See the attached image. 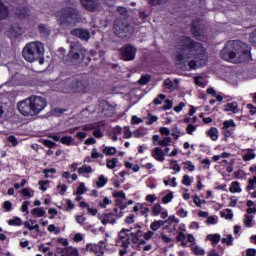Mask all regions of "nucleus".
Returning <instances> with one entry per match:
<instances>
[{
	"mask_svg": "<svg viewBox=\"0 0 256 256\" xmlns=\"http://www.w3.org/2000/svg\"><path fill=\"white\" fill-rule=\"evenodd\" d=\"M46 107L47 99L37 95H31L17 104V109L23 117H37Z\"/></svg>",
	"mask_w": 256,
	"mask_h": 256,
	"instance_id": "nucleus-1",
	"label": "nucleus"
},
{
	"mask_svg": "<svg viewBox=\"0 0 256 256\" xmlns=\"http://www.w3.org/2000/svg\"><path fill=\"white\" fill-rule=\"evenodd\" d=\"M56 19L60 27H75L77 23L83 21L81 11L73 6L62 7L56 12Z\"/></svg>",
	"mask_w": 256,
	"mask_h": 256,
	"instance_id": "nucleus-2",
	"label": "nucleus"
},
{
	"mask_svg": "<svg viewBox=\"0 0 256 256\" xmlns=\"http://www.w3.org/2000/svg\"><path fill=\"white\" fill-rule=\"evenodd\" d=\"M201 43L196 42L189 36H180L178 39V49L175 52V61L177 63H184L185 59L191 57V53L195 51ZM189 51V53H187Z\"/></svg>",
	"mask_w": 256,
	"mask_h": 256,
	"instance_id": "nucleus-3",
	"label": "nucleus"
},
{
	"mask_svg": "<svg viewBox=\"0 0 256 256\" xmlns=\"http://www.w3.org/2000/svg\"><path fill=\"white\" fill-rule=\"evenodd\" d=\"M61 93H87L89 82L83 78L70 77L58 84Z\"/></svg>",
	"mask_w": 256,
	"mask_h": 256,
	"instance_id": "nucleus-4",
	"label": "nucleus"
},
{
	"mask_svg": "<svg viewBox=\"0 0 256 256\" xmlns=\"http://www.w3.org/2000/svg\"><path fill=\"white\" fill-rule=\"evenodd\" d=\"M45 54V47L41 42H30L25 45L22 51V55L28 63H35V61L39 62V65H43L45 63V58L43 55Z\"/></svg>",
	"mask_w": 256,
	"mask_h": 256,
	"instance_id": "nucleus-5",
	"label": "nucleus"
},
{
	"mask_svg": "<svg viewBox=\"0 0 256 256\" xmlns=\"http://www.w3.org/2000/svg\"><path fill=\"white\" fill-rule=\"evenodd\" d=\"M220 53L221 58L228 61V59H235L237 53H242L245 57H251V48L241 41L233 40L228 42Z\"/></svg>",
	"mask_w": 256,
	"mask_h": 256,
	"instance_id": "nucleus-6",
	"label": "nucleus"
},
{
	"mask_svg": "<svg viewBox=\"0 0 256 256\" xmlns=\"http://www.w3.org/2000/svg\"><path fill=\"white\" fill-rule=\"evenodd\" d=\"M68 59L71 61H85L88 60V63L91 61V57L87 56V50L83 48L81 43H73L70 45V51L68 53Z\"/></svg>",
	"mask_w": 256,
	"mask_h": 256,
	"instance_id": "nucleus-7",
	"label": "nucleus"
},
{
	"mask_svg": "<svg viewBox=\"0 0 256 256\" xmlns=\"http://www.w3.org/2000/svg\"><path fill=\"white\" fill-rule=\"evenodd\" d=\"M113 31L120 39H127L129 35V21L127 18H117L114 21Z\"/></svg>",
	"mask_w": 256,
	"mask_h": 256,
	"instance_id": "nucleus-8",
	"label": "nucleus"
},
{
	"mask_svg": "<svg viewBox=\"0 0 256 256\" xmlns=\"http://www.w3.org/2000/svg\"><path fill=\"white\" fill-rule=\"evenodd\" d=\"M116 247H122L119 251L120 256L127 255V248L129 247V229L123 228L115 240Z\"/></svg>",
	"mask_w": 256,
	"mask_h": 256,
	"instance_id": "nucleus-9",
	"label": "nucleus"
},
{
	"mask_svg": "<svg viewBox=\"0 0 256 256\" xmlns=\"http://www.w3.org/2000/svg\"><path fill=\"white\" fill-rule=\"evenodd\" d=\"M194 59L198 62V67H206L207 63H209V53L207 52V48L200 44L194 50Z\"/></svg>",
	"mask_w": 256,
	"mask_h": 256,
	"instance_id": "nucleus-10",
	"label": "nucleus"
},
{
	"mask_svg": "<svg viewBox=\"0 0 256 256\" xmlns=\"http://www.w3.org/2000/svg\"><path fill=\"white\" fill-rule=\"evenodd\" d=\"M130 235L132 236V243L137 245L138 251H141V245H145L147 241L141 239L143 237V231H141V226L137 224L134 228L130 227Z\"/></svg>",
	"mask_w": 256,
	"mask_h": 256,
	"instance_id": "nucleus-11",
	"label": "nucleus"
},
{
	"mask_svg": "<svg viewBox=\"0 0 256 256\" xmlns=\"http://www.w3.org/2000/svg\"><path fill=\"white\" fill-rule=\"evenodd\" d=\"M190 32L194 39L201 41V37H203L205 33L203 26L201 25V18H197L192 21L190 25Z\"/></svg>",
	"mask_w": 256,
	"mask_h": 256,
	"instance_id": "nucleus-12",
	"label": "nucleus"
},
{
	"mask_svg": "<svg viewBox=\"0 0 256 256\" xmlns=\"http://www.w3.org/2000/svg\"><path fill=\"white\" fill-rule=\"evenodd\" d=\"M83 9L95 13L99 9V0H79Z\"/></svg>",
	"mask_w": 256,
	"mask_h": 256,
	"instance_id": "nucleus-13",
	"label": "nucleus"
},
{
	"mask_svg": "<svg viewBox=\"0 0 256 256\" xmlns=\"http://www.w3.org/2000/svg\"><path fill=\"white\" fill-rule=\"evenodd\" d=\"M86 251H89L90 253H95V255H97V253L103 255L105 251V242L100 241L98 242V244L88 243L86 244Z\"/></svg>",
	"mask_w": 256,
	"mask_h": 256,
	"instance_id": "nucleus-14",
	"label": "nucleus"
},
{
	"mask_svg": "<svg viewBox=\"0 0 256 256\" xmlns=\"http://www.w3.org/2000/svg\"><path fill=\"white\" fill-rule=\"evenodd\" d=\"M70 33L73 37H78V39H81L82 41L91 39V33H89V30H85L83 28H74Z\"/></svg>",
	"mask_w": 256,
	"mask_h": 256,
	"instance_id": "nucleus-15",
	"label": "nucleus"
},
{
	"mask_svg": "<svg viewBox=\"0 0 256 256\" xmlns=\"http://www.w3.org/2000/svg\"><path fill=\"white\" fill-rule=\"evenodd\" d=\"M112 197H114V199H115L116 207H119L121 210H123L127 207V205L123 203L126 199L125 192L114 191L112 194Z\"/></svg>",
	"mask_w": 256,
	"mask_h": 256,
	"instance_id": "nucleus-16",
	"label": "nucleus"
},
{
	"mask_svg": "<svg viewBox=\"0 0 256 256\" xmlns=\"http://www.w3.org/2000/svg\"><path fill=\"white\" fill-rule=\"evenodd\" d=\"M152 157L156 161H159L160 163H163L165 161V152L160 147H156L152 150Z\"/></svg>",
	"mask_w": 256,
	"mask_h": 256,
	"instance_id": "nucleus-17",
	"label": "nucleus"
},
{
	"mask_svg": "<svg viewBox=\"0 0 256 256\" xmlns=\"http://www.w3.org/2000/svg\"><path fill=\"white\" fill-rule=\"evenodd\" d=\"M102 106V113L105 117H112V115L115 113V109L113 106L109 105L108 102H104L101 104Z\"/></svg>",
	"mask_w": 256,
	"mask_h": 256,
	"instance_id": "nucleus-18",
	"label": "nucleus"
},
{
	"mask_svg": "<svg viewBox=\"0 0 256 256\" xmlns=\"http://www.w3.org/2000/svg\"><path fill=\"white\" fill-rule=\"evenodd\" d=\"M9 15V6H6L5 3L0 0V21H5Z\"/></svg>",
	"mask_w": 256,
	"mask_h": 256,
	"instance_id": "nucleus-19",
	"label": "nucleus"
},
{
	"mask_svg": "<svg viewBox=\"0 0 256 256\" xmlns=\"http://www.w3.org/2000/svg\"><path fill=\"white\" fill-rule=\"evenodd\" d=\"M15 15L18 16V19H27L29 17V9L27 7H17Z\"/></svg>",
	"mask_w": 256,
	"mask_h": 256,
	"instance_id": "nucleus-20",
	"label": "nucleus"
},
{
	"mask_svg": "<svg viewBox=\"0 0 256 256\" xmlns=\"http://www.w3.org/2000/svg\"><path fill=\"white\" fill-rule=\"evenodd\" d=\"M224 111L229 112L231 111L232 113H239V103L236 101L227 103L224 105Z\"/></svg>",
	"mask_w": 256,
	"mask_h": 256,
	"instance_id": "nucleus-21",
	"label": "nucleus"
},
{
	"mask_svg": "<svg viewBox=\"0 0 256 256\" xmlns=\"http://www.w3.org/2000/svg\"><path fill=\"white\" fill-rule=\"evenodd\" d=\"M117 221V218H115V215L113 213L105 214L103 219L101 220L102 225H107L108 223H111L112 225L115 224Z\"/></svg>",
	"mask_w": 256,
	"mask_h": 256,
	"instance_id": "nucleus-22",
	"label": "nucleus"
},
{
	"mask_svg": "<svg viewBox=\"0 0 256 256\" xmlns=\"http://www.w3.org/2000/svg\"><path fill=\"white\" fill-rule=\"evenodd\" d=\"M119 51L122 61H129V44H125V47L120 48Z\"/></svg>",
	"mask_w": 256,
	"mask_h": 256,
	"instance_id": "nucleus-23",
	"label": "nucleus"
},
{
	"mask_svg": "<svg viewBox=\"0 0 256 256\" xmlns=\"http://www.w3.org/2000/svg\"><path fill=\"white\" fill-rule=\"evenodd\" d=\"M207 135L212 141H217V139H219V129H217L216 127H211L208 130Z\"/></svg>",
	"mask_w": 256,
	"mask_h": 256,
	"instance_id": "nucleus-24",
	"label": "nucleus"
},
{
	"mask_svg": "<svg viewBox=\"0 0 256 256\" xmlns=\"http://www.w3.org/2000/svg\"><path fill=\"white\" fill-rule=\"evenodd\" d=\"M230 193H241L243 189H241V185L237 181H233L229 187Z\"/></svg>",
	"mask_w": 256,
	"mask_h": 256,
	"instance_id": "nucleus-25",
	"label": "nucleus"
},
{
	"mask_svg": "<svg viewBox=\"0 0 256 256\" xmlns=\"http://www.w3.org/2000/svg\"><path fill=\"white\" fill-rule=\"evenodd\" d=\"M163 225H165V221H163V220H155L154 222H152L150 224V229L152 231H159V229H161V227H163Z\"/></svg>",
	"mask_w": 256,
	"mask_h": 256,
	"instance_id": "nucleus-26",
	"label": "nucleus"
},
{
	"mask_svg": "<svg viewBox=\"0 0 256 256\" xmlns=\"http://www.w3.org/2000/svg\"><path fill=\"white\" fill-rule=\"evenodd\" d=\"M38 31L40 35H43V37H49V35H51V30H49L45 24H39Z\"/></svg>",
	"mask_w": 256,
	"mask_h": 256,
	"instance_id": "nucleus-27",
	"label": "nucleus"
},
{
	"mask_svg": "<svg viewBox=\"0 0 256 256\" xmlns=\"http://www.w3.org/2000/svg\"><path fill=\"white\" fill-rule=\"evenodd\" d=\"M45 211L42 207H36L31 210L33 217H45Z\"/></svg>",
	"mask_w": 256,
	"mask_h": 256,
	"instance_id": "nucleus-28",
	"label": "nucleus"
},
{
	"mask_svg": "<svg viewBox=\"0 0 256 256\" xmlns=\"http://www.w3.org/2000/svg\"><path fill=\"white\" fill-rule=\"evenodd\" d=\"M187 239V235L183 232H179L176 236L177 243H181L182 247H187V242L185 240Z\"/></svg>",
	"mask_w": 256,
	"mask_h": 256,
	"instance_id": "nucleus-29",
	"label": "nucleus"
},
{
	"mask_svg": "<svg viewBox=\"0 0 256 256\" xmlns=\"http://www.w3.org/2000/svg\"><path fill=\"white\" fill-rule=\"evenodd\" d=\"M73 141L75 140L72 136H63L60 139V143H62V145H66L67 147H71V145H73Z\"/></svg>",
	"mask_w": 256,
	"mask_h": 256,
	"instance_id": "nucleus-30",
	"label": "nucleus"
},
{
	"mask_svg": "<svg viewBox=\"0 0 256 256\" xmlns=\"http://www.w3.org/2000/svg\"><path fill=\"white\" fill-rule=\"evenodd\" d=\"M77 255H79V251L73 248H65L62 254V256H77Z\"/></svg>",
	"mask_w": 256,
	"mask_h": 256,
	"instance_id": "nucleus-31",
	"label": "nucleus"
},
{
	"mask_svg": "<svg viewBox=\"0 0 256 256\" xmlns=\"http://www.w3.org/2000/svg\"><path fill=\"white\" fill-rule=\"evenodd\" d=\"M256 154L253 152V149H248L247 153L242 156L243 161H251L255 159Z\"/></svg>",
	"mask_w": 256,
	"mask_h": 256,
	"instance_id": "nucleus-32",
	"label": "nucleus"
},
{
	"mask_svg": "<svg viewBox=\"0 0 256 256\" xmlns=\"http://www.w3.org/2000/svg\"><path fill=\"white\" fill-rule=\"evenodd\" d=\"M107 178H105L104 175H100L98 177V181L96 182V186L98 189H102V187H105L107 185Z\"/></svg>",
	"mask_w": 256,
	"mask_h": 256,
	"instance_id": "nucleus-33",
	"label": "nucleus"
},
{
	"mask_svg": "<svg viewBox=\"0 0 256 256\" xmlns=\"http://www.w3.org/2000/svg\"><path fill=\"white\" fill-rule=\"evenodd\" d=\"M21 195L27 199H31V197L35 195V191L31 190V188H23L21 190Z\"/></svg>",
	"mask_w": 256,
	"mask_h": 256,
	"instance_id": "nucleus-34",
	"label": "nucleus"
},
{
	"mask_svg": "<svg viewBox=\"0 0 256 256\" xmlns=\"http://www.w3.org/2000/svg\"><path fill=\"white\" fill-rule=\"evenodd\" d=\"M146 119V125H153V123H157V121H159V117L152 115L151 113L147 114Z\"/></svg>",
	"mask_w": 256,
	"mask_h": 256,
	"instance_id": "nucleus-35",
	"label": "nucleus"
},
{
	"mask_svg": "<svg viewBox=\"0 0 256 256\" xmlns=\"http://www.w3.org/2000/svg\"><path fill=\"white\" fill-rule=\"evenodd\" d=\"M207 239L209 241H211L214 245H217V243H219V241H221V235H219V234H209L207 236Z\"/></svg>",
	"mask_w": 256,
	"mask_h": 256,
	"instance_id": "nucleus-36",
	"label": "nucleus"
},
{
	"mask_svg": "<svg viewBox=\"0 0 256 256\" xmlns=\"http://www.w3.org/2000/svg\"><path fill=\"white\" fill-rule=\"evenodd\" d=\"M157 145H159V147H169L171 145V137H164L157 143Z\"/></svg>",
	"mask_w": 256,
	"mask_h": 256,
	"instance_id": "nucleus-37",
	"label": "nucleus"
},
{
	"mask_svg": "<svg viewBox=\"0 0 256 256\" xmlns=\"http://www.w3.org/2000/svg\"><path fill=\"white\" fill-rule=\"evenodd\" d=\"M117 163H119V159L112 158L111 160H107L106 167L108 169H115L117 167Z\"/></svg>",
	"mask_w": 256,
	"mask_h": 256,
	"instance_id": "nucleus-38",
	"label": "nucleus"
},
{
	"mask_svg": "<svg viewBox=\"0 0 256 256\" xmlns=\"http://www.w3.org/2000/svg\"><path fill=\"white\" fill-rule=\"evenodd\" d=\"M92 172H93V168H91V166H87V165H83L82 167H80L78 169L79 175H85V173H92Z\"/></svg>",
	"mask_w": 256,
	"mask_h": 256,
	"instance_id": "nucleus-39",
	"label": "nucleus"
},
{
	"mask_svg": "<svg viewBox=\"0 0 256 256\" xmlns=\"http://www.w3.org/2000/svg\"><path fill=\"white\" fill-rule=\"evenodd\" d=\"M149 81H151V75L146 74V75H142L140 77V79L138 80L139 85H147V83H149Z\"/></svg>",
	"mask_w": 256,
	"mask_h": 256,
	"instance_id": "nucleus-40",
	"label": "nucleus"
},
{
	"mask_svg": "<svg viewBox=\"0 0 256 256\" xmlns=\"http://www.w3.org/2000/svg\"><path fill=\"white\" fill-rule=\"evenodd\" d=\"M161 209H163L161 207V204H155L151 211H152V214L154 215V217H159V215H161Z\"/></svg>",
	"mask_w": 256,
	"mask_h": 256,
	"instance_id": "nucleus-41",
	"label": "nucleus"
},
{
	"mask_svg": "<svg viewBox=\"0 0 256 256\" xmlns=\"http://www.w3.org/2000/svg\"><path fill=\"white\" fill-rule=\"evenodd\" d=\"M87 193V187H85V183L81 182L76 190V195H85Z\"/></svg>",
	"mask_w": 256,
	"mask_h": 256,
	"instance_id": "nucleus-42",
	"label": "nucleus"
},
{
	"mask_svg": "<svg viewBox=\"0 0 256 256\" xmlns=\"http://www.w3.org/2000/svg\"><path fill=\"white\" fill-rule=\"evenodd\" d=\"M244 225H245V227H252V225H253V216L252 215L245 214Z\"/></svg>",
	"mask_w": 256,
	"mask_h": 256,
	"instance_id": "nucleus-43",
	"label": "nucleus"
},
{
	"mask_svg": "<svg viewBox=\"0 0 256 256\" xmlns=\"http://www.w3.org/2000/svg\"><path fill=\"white\" fill-rule=\"evenodd\" d=\"M230 127H235V120L230 119V120H225L223 122L222 130H227Z\"/></svg>",
	"mask_w": 256,
	"mask_h": 256,
	"instance_id": "nucleus-44",
	"label": "nucleus"
},
{
	"mask_svg": "<svg viewBox=\"0 0 256 256\" xmlns=\"http://www.w3.org/2000/svg\"><path fill=\"white\" fill-rule=\"evenodd\" d=\"M8 225L14 226V227H20L21 219L19 217H14L13 219H10L8 221Z\"/></svg>",
	"mask_w": 256,
	"mask_h": 256,
	"instance_id": "nucleus-45",
	"label": "nucleus"
},
{
	"mask_svg": "<svg viewBox=\"0 0 256 256\" xmlns=\"http://www.w3.org/2000/svg\"><path fill=\"white\" fill-rule=\"evenodd\" d=\"M191 183H193V179H191L189 175L185 174L182 178V185H185L186 187H191Z\"/></svg>",
	"mask_w": 256,
	"mask_h": 256,
	"instance_id": "nucleus-46",
	"label": "nucleus"
},
{
	"mask_svg": "<svg viewBox=\"0 0 256 256\" xmlns=\"http://www.w3.org/2000/svg\"><path fill=\"white\" fill-rule=\"evenodd\" d=\"M135 55H137V48L129 46V61L135 60Z\"/></svg>",
	"mask_w": 256,
	"mask_h": 256,
	"instance_id": "nucleus-47",
	"label": "nucleus"
},
{
	"mask_svg": "<svg viewBox=\"0 0 256 256\" xmlns=\"http://www.w3.org/2000/svg\"><path fill=\"white\" fill-rule=\"evenodd\" d=\"M103 153L97 152V148H93L91 151V158L92 159H103Z\"/></svg>",
	"mask_w": 256,
	"mask_h": 256,
	"instance_id": "nucleus-48",
	"label": "nucleus"
},
{
	"mask_svg": "<svg viewBox=\"0 0 256 256\" xmlns=\"http://www.w3.org/2000/svg\"><path fill=\"white\" fill-rule=\"evenodd\" d=\"M255 185H256V176H254L253 179L248 180V185L246 186V191L253 190Z\"/></svg>",
	"mask_w": 256,
	"mask_h": 256,
	"instance_id": "nucleus-49",
	"label": "nucleus"
},
{
	"mask_svg": "<svg viewBox=\"0 0 256 256\" xmlns=\"http://www.w3.org/2000/svg\"><path fill=\"white\" fill-rule=\"evenodd\" d=\"M188 67L191 71H194L199 67V62L194 58L188 62Z\"/></svg>",
	"mask_w": 256,
	"mask_h": 256,
	"instance_id": "nucleus-50",
	"label": "nucleus"
},
{
	"mask_svg": "<svg viewBox=\"0 0 256 256\" xmlns=\"http://www.w3.org/2000/svg\"><path fill=\"white\" fill-rule=\"evenodd\" d=\"M103 153L106 155H115L117 153V148L115 147H105Z\"/></svg>",
	"mask_w": 256,
	"mask_h": 256,
	"instance_id": "nucleus-51",
	"label": "nucleus"
},
{
	"mask_svg": "<svg viewBox=\"0 0 256 256\" xmlns=\"http://www.w3.org/2000/svg\"><path fill=\"white\" fill-rule=\"evenodd\" d=\"M8 33L10 34V37H12L13 39L21 37V33L19 31H15V27H11Z\"/></svg>",
	"mask_w": 256,
	"mask_h": 256,
	"instance_id": "nucleus-52",
	"label": "nucleus"
},
{
	"mask_svg": "<svg viewBox=\"0 0 256 256\" xmlns=\"http://www.w3.org/2000/svg\"><path fill=\"white\" fill-rule=\"evenodd\" d=\"M183 165H185L184 169H187L190 172L195 171V165H193V162L187 160L183 162Z\"/></svg>",
	"mask_w": 256,
	"mask_h": 256,
	"instance_id": "nucleus-53",
	"label": "nucleus"
},
{
	"mask_svg": "<svg viewBox=\"0 0 256 256\" xmlns=\"http://www.w3.org/2000/svg\"><path fill=\"white\" fill-rule=\"evenodd\" d=\"M65 111H67V109L54 108L52 110V115H54L55 117H61V115H63V113H65Z\"/></svg>",
	"mask_w": 256,
	"mask_h": 256,
	"instance_id": "nucleus-54",
	"label": "nucleus"
},
{
	"mask_svg": "<svg viewBox=\"0 0 256 256\" xmlns=\"http://www.w3.org/2000/svg\"><path fill=\"white\" fill-rule=\"evenodd\" d=\"M8 143H12V147H17L19 145V141H17V137L15 135H10L7 138Z\"/></svg>",
	"mask_w": 256,
	"mask_h": 256,
	"instance_id": "nucleus-55",
	"label": "nucleus"
},
{
	"mask_svg": "<svg viewBox=\"0 0 256 256\" xmlns=\"http://www.w3.org/2000/svg\"><path fill=\"white\" fill-rule=\"evenodd\" d=\"M173 201V192H169L166 196L162 198V203L167 205V203H171Z\"/></svg>",
	"mask_w": 256,
	"mask_h": 256,
	"instance_id": "nucleus-56",
	"label": "nucleus"
},
{
	"mask_svg": "<svg viewBox=\"0 0 256 256\" xmlns=\"http://www.w3.org/2000/svg\"><path fill=\"white\" fill-rule=\"evenodd\" d=\"M99 207H101V209H105L107 207V205H111V200H109L108 197H104L102 202H99Z\"/></svg>",
	"mask_w": 256,
	"mask_h": 256,
	"instance_id": "nucleus-57",
	"label": "nucleus"
},
{
	"mask_svg": "<svg viewBox=\"0 0 256 256\" xmlns=\"http://www.w3.org/2000/svg\"><path fill=\"white\" fill-rule=\"evenodd\" d=\"M222 243H226L228 247H231L233 245V235L229 234L227 238H222Z\"/></svg>",
	"mask_w": 256,
	"mask_h": 256,
	"instance_id": "nucleus-58",
	"label": "nucleus"
},
{
	"mask_svg": "<svg viewBox=\"0 0 256 256\" xmlns=\"http://www.w3.org/2000/svg\"><path fill=\"white\" fill-rule=\"evenodd\" d=\"M222 135L224 136L222 140L227 142L229 141V137L233 135V132L229 129H226L222 132Z\"/></svg>",
	"mask_w": 256,
	"mask_h": 256,
	"instance_id": "nucleus-59",
	"label": "nucleus"
},
{
	"mask_svg": "<svg viewBox=\"0 0 256 256\" xmlns=\"http://www.w3.org/2000/svg\"><path fill=\"white\" fill-rule=\"evenodd\" d=\"M165 99V94H159L157 98L153 100L154 105H161Z\"/></svg>",
	"mask_w": 256,
	"mask_h": 256,
	"instance_id": "nucleus-60",
	"label": "nucleus"
},
{
	"mask_svg": "<svg viewBox=\"0 0 256 256\" xmlns=\"http://www.w3.org/2000/svg\"><path fill=\"white\" fill-rule=\"evenodd\" d=\"M43 145L44 147H48V149H53L55 147V145H57L55 142H53L52 140H44L43 141Z\"/></svg>",
	"mask_w": 256,
	"mask_h": 256,
	"instance_id": "nucleus-61",
	"label": "nucleus"
},
{
	"mask_svg": "<svg viewBox=\"0 0 256 256\" xmlns=\"http://www.w3.org/2000/svg\"><path fill=\"white\" fill-rule=\"evenodd\" d=\"M172 137H174V139H179V137H181V131H179V128H177V126H175L174 128H172Z\"/></svg>",
	"mask_w": 256,
	"mask_h": 256,
	"instance_id": "nucleus-62",
	"label": "nucleus"
},
{
	"mask_svg": "<svg viewBox=\"0 0 256 256\" xmlns=\"http://www.w3.org/2000/svg\"><path fill=\"white\" fill-rule=\"evenodd\" d=\"M57 189H58V191H59V194L60 195H65V193H67V185H65V184H59L58 186H57ZM60 189V190H59Z\"/></svg>",
	"mask_w": 256,
	"mask_h": 256,
	"instance_id": "nucleus-63",
	"label": "nucleus"
},
{
	"mask_svg": "<svg viewBox=\"0 0 256 256\" xmlns=\"http://www.w3.org/2000/svg\"><path fill=\"white\" fill-rule=\"evenodd\" d=\"M249 41L252 45H256V29L250 34Z\"/></svg>",
	"mask_w": 256,
	"mask_h": 256,
	"instance_id": "nucleus-64",
	"label": "nucleus"
}]
</instances>
